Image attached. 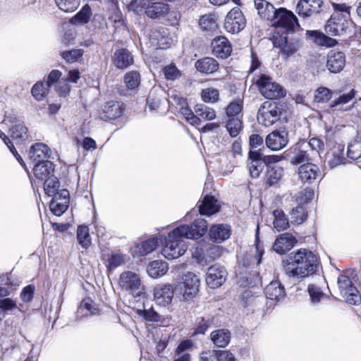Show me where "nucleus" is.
I'll list each match as a JSON object with an SVG mask.
<instances>
[{"mask_svg": "<svg viewBox=\"0 0 361 361\" xmlns=\"http://www.w3.org/2000/svg\"><path fill=\"white\" fill-rule=\"evenodd\" d=\"M285 273L289 277L300 279L312 275L319 266V259L312 251L300 249L282 260Z\"/></svg>", "mask_w": 361, "mask_h": 361, "instance_id": "f257e3e1", "label": "nucleus"}, {"mask_svg": "<svg viewBox=\"0 0 361 361\" xmlns=\"http://www.w3.org/2000/svg\"><path fill=\"white\" fill-rule=\"evenodd\" d=\"M267 20L272 26L283 30L282 33H292L300 30V26L297 16L286 8H274Z\"/></svg>", "mask_w": 361, "mask_h": 361, "instance_id": "f03ea898", "label": "nucleus"}, {"mask_svg": "<svg viewBox=\"0 0 361 361\" xmlns=\"http://www.w3.org/2000/svg\"><path fill=\"white\" fill-rule=\"evenodd\" d=\"M174 285L176 294L181 295L183 300L188 301L197 295L200 280L194 273L188 271L179 277Z\"/></svg>", "mask_w": 361, "mask_h": 361, "instance_id": "7ed1b4c3", "label": "nucleus"}, {"mask_svg": "<svg viewBox=\"0 0 361 361\" xmlns=\"http://www.w3.org/2000/svg\"><path fill=\"white\" fill-rule=\"evenodd\" d=\"M255 80L260 94L266 99H279L286 96V90L279 83L274 81L271 76L261 73Z\"/></svg>", "mask_w": 361, "mask_h": 361, "instance_id": "20e7f679", "label": "nucleus"}, {"mask_svg": "<svg viewBox=\"0 0 361 361\" xmlns=\"http://www.w3.org/2000/svg\"><path fill=\"white\" fill-rule=\"evenodd\" d=\"M279 161L276 155H264L261 149L250 150L248 153L247 168L252 178H257L264 167L269 164H276Z\"/></svg>", "mask_w": 361, "mask_h": 361, "instance_id": "39448f33", "label": "nucleus"}, {"mask_svg": "<svg viewBox=\"0 0 361 361\" xmlns=\"http://www.w3.org/2000/svg\"><path fill=\"white\" fill-rule=\"evenodd\" d=\"M185 238L178 233H175V228L171 231L166 238V245L162 248L161 253L168 259H175L183 255L187 250Z\"/></svg>", "mask_w": 361, "mask_h": 361, "instance_id": "423d86ee", "label": "nucleus"}, {"mask_svg": "<svg viewBox=\"0 0 361 361\" xmlns=\"http://www.w3.org/2000/svg\"><path fill=\"white\" fill-rule=\"evenodd\" d=\"M273 44L276 48H279L281 54L288 58L293 55L300 45V37L295 32L281 33L276 32L273 36Z\"/></svg>", "mask_w": 361, "mask_h": 361, "instance_id": "0eeeda50", "label": "nucleus"}, {"mask_svg": "<svg viewBox=\"0 0 361 361\" xmlns=\"http://www.w3.org/2000/svg\"><path fill=\"white\" fill-rule=\"evenodd\" d=\"M281 111L278 104L272 101L264 102L257 112V121L266 127L271 126L279 120Z\"/></svg>", "mask_w": 361, "mask_h": 361, "instance_id": "6e6552de", "label": "nucleus"}, {"mask_svg": "<svg viewBox=\"0 0 361 361\" xmlns=\"http://www.w3.org/2000/svg\"><path fill=\"white\" fill-rule=\"evenodd\" d=\"M207 222L205 219L198 218L190 225H180L175 228V233H180L185 239H199L207 231Z\"/></svg>", "mask_w": 361, "mask_h": 361, "instance_id": "1a4fd4ad", "label": "nucleus"}, {"mask_svg": "<svg viewBox=\"0 0 361 361\" xmlns=\"http://www.w3.org/2000/svg\"><path fill=\"white\" fill-rule=\"evenodd\" d=\"M338 286L341 294L348 303L357 305L361 302V296L349 277L340 275L338 277Z\"/></svg>", "mask_w": 361, "mask_h": 361, "instance_id": "9d476101", "label": "nucleus"}, {"mask_svg": "<svg viewBox=\"0 0 361 361\" xmlns=\"http://www.w3.org/2000/svg\"><path fill=\"white\" fill-rule=\"evenodd\" d=\"M245 25L246 19L238 7L231 9L226 16L224 28L230 33H238L245 28Z\"/></svg>", "mask_w": 361, "mask_h": 361, "instance_id": "9b49d317", "label": "nucleus"}, {"mask_svg": "<svg viewBox=\"0 0 361 361\" xmlns=\"http://www.w3.org/2000/svg\"><path fill=\"white\" fill-rule=\"evenodd\" d=\"M119 285L123 290L130 291L135 296H140L143 290L138 275L130 271L121 274Z\"/></svg>", "mask_w": 361, "mask_h": 361, "instance_id": "f8f14e48", "label": "nucleus"}, {"mask_svg": "<svg viewBox=\"0 0 361 361\" xmlns=\"http://www.w3.org/2000/svg\"><path fill=\"white\" fill-rule=\"evenodd\" d=\"M288 141V131L285 128L272 131L265 139L267 147L272 151H279L284 148Z\"/></svg>", "mask_w": 361, "mask_h": 361, "instance_id": "ddd939ff", "label": "nucleus"}, {"mask_svg": "<svg viewBox=\"0 0 361 361\" xmlns=\"http://www.w3.org/2000/svg\"><path fill=\"white\" fill-rule=\"evenodd\" d=\"M349 19L342 18L338 13H333L325 25V32L332 36L344 34L349 27Z\"/></svg>", "mask_w": 361, "mask_h": 361, "instance_id": "4468645a", "label": "nucleus"}, {"mask_svg": "<svg viewBox=\"0 0 361 361\" xmlns=\"http://www.w3.org/2000/svg\"><path fill=\"white\" fill-rule=\"evenodd\" d=\"M227 276L228 273L224 267L215 264L208 269L206 282L211 288H217L224 284Z\"/></svg>", "mask_w": 361, "mask_h": 361, "instance_id": "2eb2a0df", "label": "nucleus"}, {"mask_svg": "<svg viewBox=\"0 0 361 361\" xmlns=\"http://www.w3.org/2000/svg\"><path fill=\"white\" fill-rule=\"evenodd\" d=\"M49 202L51 212L56 216H61L68 209L70 202L69 192L66 189H61Z\"/></svg>", "mask_w": 361, "mask_h": 361, "instance_id": "dca6fc26", "label": "nucleus"}, {"mask_svg": "<svg viewBox=\"0 0 361 361\" xmlns=\"http://www.w3.org/2000/svg\"><path fill=\"white\" fill-rule=\"evenodd\" d=\"M124 111V106L122 102L117 101H109L104 104L99 111V117L103 121L116 119L121 116Z\"/></svg>", "mask_w": 361, "mask_h": 361, "instance_id": "f3484780", "label": "nucleus"}, {"mask_svg": "<svg viewBox=\"0 0 361 361\" xmlns=\"http://www.w3.org/2000/svg\"><path fill=\"white\" fill-rule=\"evenodd\" d=\"M322 0H300L297 5V12L300 17L307 18L321 11Z\"/></svg>", "mask_w": 361, "mask_h": 361, "instance_id": "a211bd4d", "label": "nucleus"}, {"mask_svg": "<svg viewBox=\"0 0 361 361\" xmlns=\"http://www.w3.org/2000/svg\"><path fill=\"white\" fill-rule=\"evenodd\" d=\"M212 53L218 58H228L232 52V47L228 39L224 36H217L212 42Z\"/></svg>", "mask_w": 361, "mask_h": 361, "instance_id": "6ab92c4d", "label": "nucleus"}, {"mask_svg": "<svg viewBox=\"0 0 361 361\" xmlns=\"http://www.w3.org/2000/svg\"><path fill=\"white\" fill-rule=\"evenodd\" d=\"M296 243L297 240L294 235L289 233H284L276 238L272 248L278 254L283 255L290 251Z\"/></svg>", "mask_w": 361, "mask_h": 361, "instance_id": "aec40b11", "label": "nucleus"}, {"mask_svg": "<svg viewBox=\"0 0 361 361\" xmlns=\"http://www.w3.org/2000/svg\"><path fill=\"white\" fill-rule=\"evenodd\" d=\"M175 292V286L171 284H162L154 288V298L156 302L162 306L171 303Z\"/></svg>", "mask_w": 361, "mask_h": 361, "instance_id": "412c9836", "label": "nucleus"}, {"mask_svg": "<svg viewBox=\"0 0 361 361\" xmlns=\"http://www.w3.org/2000/svg\"><path fill=\"white\" fill-rule=\"evenodd\" d=\"M345 65V55L342 51L331 50L327 55L326 68L332 73H338Z\"/></svg>", "mask_w": 361, "mask_h": 361, "instance_id": "4be33fe9", "label": "nucleus"}, {"mask_svg": "<svg viewBox=\"0 0 361 361\" xmlns=\"http://www.w3.org/2000/svg\"><path fill=\"white\" fill-rule=\"evenodd\" d=\"M114 66L118 69H126L134 63L132 53L126 48H121L115 51L112 56Z\"/></svg>", "mask_w": 361, "mask_h": 361, "instance_id": "5701e85b", "label": "nucleus"}, {"mask_svg": "<svg viewBox=\"0 0 361 361\" xmlns=\"http://www.w3.org/2000/svg\"><path fill=\"white\" fill-rule=\"evenodd\" d=\"M231 228L228 224H218L210 227L209 235L212 241L221 243L231 237Z\"/></svg>", "mask_w": 361, "mask_h": 361, "instance_id": "b1692460", "label": "nucleus"}, {"mask_svg": "<svg viewBox=\"0 0 361 361\" xmlns=\"http://www.w3.org/2000/svg\"><path fill=\"white\" fill-rule=\"evenodd\" d=\"M51 150L48 146L42 142L32 145L29 151V157L33 162L41 163L49 161Z\"/></svg>", "mask_w": 361, "mask_h": 361, "instance_id": "393cba45", "label": "nucleus"}, {"mask_svg": "<svg viewBox=\"0 0 361 361\" xmlns=\"http://www.w3.org/2000/svg\"><path fill=\"white\" fill-rule=\"evenodd\" d=\"M319 174V167L311 163L302 164L298 169L299 178L304 183H312Z\"/></svg>", "mask_w": 361, "mask_h": 361, "instance_id": "a878e982", "label": "nucleus"}, {"mask_svg": "<svg viewBox=\"0 0 361 361\" xmlns=\"http://www.w3.org/2000/svg\"><path fill=\"white\" fill-rule=\"evenodd\" d=\"M195 67L200 73L209 75L214 73L219 70V63L212 57H203L195 61Z\"/></svg>", "mask_w": 361, "mask_h": 361, "instance_id": "bb28decb", "label": "nucleus"}, {"mask_svg": "<svg viewBox=\"0 0 361 361\" xmlns=\"http://www.w3.org/2000/svg\"><path fill=\"white\" fill-rule=\"evenodd\" d=\"M210 340L216 348H224L231 341V333L227 329L214 330L210 334Z\"/></svg>", "mask_w": 361, "mask_h": 361, "instance_id": "cd10ccee", "label": "nucleus"}, {"mask_svg": "<svg viewBox=\"0 0 361 361\" xmlns=\"http://www.w3.org/2000/svg\"><path fill=\"white\" fill-rule=\"evenodd\" d=\"M151 39L153 40L154 45L160 49H166L173 43V39L170 36L169 30L164 27L153 32Z\"/></svg>", "mask_w": 361, "mask_h": 361, "instance_id": "c85d7f7f", "label": "nucleus"}, {"mask_svg": "<svg viewBox=\"0 0 361 361\" xmlns=\"http://www.w3.org/2000/svg\"><path fill=\"white\" fill-rule=\"evenodd\" d=\"M266 297L269 300L280 301L285 297V288L278 281H273L264 289Z\"/></svg>", "mask_w": 361, "mask_h": 361, "instance_id": "c756f323", "label": "nucleus"}, {"mask_svg": "<svg viewBox=\"0 0 361 361\" xmlns=\"http://www.w3.org/2000/svg\"><path fill=\"white\" fill-rule=\"evenodd\" d=\"M34 175L38 180L44 181L54 175V165L50 161L37 163L33 168Z\"/></svg>", "mask_w": 361, "mask_h": 361, "instance_id": "7c9ffc66", "label": "nucleus"}, {"mask_svg": "<svg viewBox=\"0 0 361 361\" xmlns=\"http://www.w3.org/2000/svg\"><path fill=\"white\" fill-rule=\"evenodd\" d=\"M169 11L168 4L163 2H154L147 6L145 13L152 19H159L168 13Z\"/></svg>", "mask_w": 361, "mask_h": 361, "instance_id": "2f4dec72", "label": "nucleus"}, {"mask_svg": "<svg viewBox=\"0 0 361 361\" xmlns=\"http://www.w3.org/2000/svg\"><path fill=\"white\" fill-rule=\"evenodd\" d=\"M199 211L202 215L211 216L219 211L217 200L214 196L206 195L199 206Z\"/></svg>", "mask_w": 361, "mask_h": 361, "instance_id": "473e14b6", "label": "nucleus"}, {"mask_svg": "<svg viewBox=\"0 0 361 361\" xmlns=\"http://www.w3.org/2000/svg\"><path fill=\"white\" fill-rule=\"evenodd\" d=\"M162 242V238L153 235L140 243L137 246L138 253L140 256H146L154 251Z\"/></svg>", "mask_w": 361, "mask_h": 361, "instance_id": "72a5a7b5", "label": "nucleus"}, {"mask_svg": "<svg viewBox=\"0 0 361 361\" xmlns=\"http://www.w3.org/2000/svg\"><path fill=\"white\" fill-rule=\"evenodd\" d=\"M169 270L168 264L162 260L151 262L147 268L149 276L153 279H158L166 274Z\"/></svg>", "mask_w": 361, "mask_h": 361, "instance_id": "f704fd0d", "label": "nucleus"}, {"mask_svg": "<svg viewBox=\"0 0 361 361\" xmlns=\"http://www.w3.org/2000/svg\"><path fill=\"white\" fill-rule=\"evenodd\" d=\"M283 176V169L277 165H267L266 177L267 184L269 186H273L279 183Z\"/></svg>", "mask_w": 361, "mask_h": 361, "instance_id": "c9c22d12", "label": "nucleus"}, {"mask_svg": "<svg viewBox=\"0 0 361 361\" xmlns=\"http://www.w3.org/2000/svg\"><path fill=\"white\" fill-rule=\"evenodd\" d=\"M213 318L209 317H198L195 322L193 331L191 337L194 338L198 335H204L209 328L211 326Z\"/></svg>", "mask_w": 361, "mask_h": 361, "instance_id": "e433bc0d", "label": "nucleus"}, {"mask_svg": "<svg viewBox=\"0 0 361 361\" xmlns=\"http://www.w3.org/2000/svg\"><path fill=\"white\" fill-rule=\"evenodd\" d=\"M11 137L17 143H22L29 137L28 129L23 123H19L10 128Z\"/></svg>", "mask_w": 361, "mask_h": 361, "instance_id": "4c0bfd02", "label": "nucleus"}, {"mask_svg": "<svg viewBox=\"0 0 361 361\" xmlns=\"http://www.w3.org/2000/svg\"><path fill=\"white\" fill-rule=\"evenodd\" d=\"M193 343L190 340L181 341L178 345L173 361H190V355L187 350L191 349Z\"/></svg>", "mask_w": 361, "mask_h": 361, "instance_id": "58836bf2", "label": "nucleus"}, {"mask_svg": "<svg viewBox=\"0 0 361 361\" xmlns=\"http://www.w3.org/2000/svg\"><path fill=\"white\" fill-rule=\"evenodd\" d=\"M272 216H274V228L278 232L283 231L289 227V221L283 210L274 209L272 212Z\"/></svg>", "mask_w": 361, "mask_h": 361, "instance_id": "ea45409f", "label": "nucleus"}, {"mask_svg": "<svg viewBox=\"0 0 361 361\" xmlns=\"http://www.w3.org/2000/svg\"><path fill=\"white\" fill-rule=\"evenodd\" d=\"M92 16V9L88 4H85L71 19V23L75 25H82L87 23Z\"/></svg>", "mask_w": 361, "mask_h": 361, "instance_id": "a19ab883", "label": "nucleus"}, {"mask_svg": "<svg viewBox=\"0 0 361 361\" xmlns=\"http://www.w3.org/2000/svg\"><path fill=\"white\" fill-rule=\"evenodd\" d=\"M355 96V91L354 89L350 90L347 93H343L335 99H334L329 104V107L331 109H334L335 110H341V106L342 105L346 104L350 102L353 101Z\"/></svg>", "mask_w": 361, "mask_h": 361, "instance_id": "79ce46f5", "label": "nucleus"}, {"mask_svg": "<svg viewBox=\"0 0 361 361\" xmlns=\"http://www.w3.org/2000/svg\"><path fill=\"white\" fill-rule=\"evenodd\" d=\"M123 82L128 90H135L140 84V74L137 71L127 72L123 77Z\"/></svg>", "mask_w": 361, "mask_h": 361, "instance_id": "37998d69", "label": "nucleus"}, {"mask_svg": "<svg viewBox=\"0 0 361 361\" xmlns=\"http://www.w3.org/2000/svg\"><path fill=\"white\" fill-rule=\"evenodd\" d=\"M308 33L310 37L314 38L315 42L321 46L332 47L337 43V41L335 39L326 36L324 33L317 30L308 31Z\"/></svg>", "mask_w": 361, "mask_h": 361, "instance_id": "c03bdc74", "label": "nucleus"}, {"mask_svg": "<svg viewBox=\"0 0 361 361\" xmlns=\"http://www.w3.org/2000/svg\"><path fill=\"white\" fill-rule=\"evenodd\" d=\"M60 182L54 175L49 178H47L44 180V190L48 196H54L58 194L61 190H59Z\"/></svg>", "mask_w": 361, "mask_h": 361, "instance_id": "a18cd8bd", "label": "nucleus"}, {"mask_svg": "<svg viewBox=\"0 0 361 361\" xmlns=\"http://www.w3.org/2000/svg\"><path fill=\"white\" fill-rule=\"evenodd\" d=\"M200 26L201 29L207 32L212 34L218 30V24L214 16L212 15H205L200 19Z\"/></svg>", "mask_w": 361, "mask_h": 361, "instance_id": "49530a36", "label": "nucleus"}, {"mask_svg": "<svg viewBox=\"0 0 361 361\" xmlns=\"http://www.w3.org/2000/svg\"><path fill=\"white\" fill-rule=\"evenodd\" d=\"M195 113L200 119L203 118L206 121H212L216 118L214 109L203 104H197L195 105Z\"/></svg>", "mask_w": 361, "mask_h": 361, "instance_id": "de8ad7c7", "label": "nucleus"}, {"mask_svg": "<svg viewBox=\"0 0 361 361\" xmlns=\"http://www.w3.org/2000/svg\"><path fill=\"white\" fill-rule=\"evenodd\" d=\"M77 240L78 243L87 249L91 245V238L89 233V228L85 225H80L77 228Z\"/></svg>", "mask_w": 361, "mask_h": 361, "instance_id": "09e8293b", "label": "nucleus"}, {"mask_svg": "<svg viewBox=\"0 0 361 361\" xmlns=\"http://www.w3.org/2000/svg\"><path fill=\"white\" fill-rule=\"evenodd\" d=\"M242 117H228L226 123V129L230 135L235 137L240 133L242 129Z\"/></svg>", "mask_w": 361, "mask_h": 361, "instance_id": "8fccbe9b", "label": "nucleus"}, {"mask_svg": "<svg viewBox=\"0 0 361 361\" xmlns=\"http://www.w3.org/2000/svg\"><path fill=\"white\" fill-rule=\"evenodd\" d=\"M49 87L44 82H37L31 90V93L37 101L43 100L47 95Z\"/></svg>", "mask_w": 361, "mask_h": 361, "instance_id": "3c124183", "label": "nucleus"}, {"mask_svg": "<svg viewBox=\"0 0 361 361\" xmlns=\"http://www.w3.org/2000/svg\"><path fill=\"white\" fill-rule=\"evenodd\" d=\"M125 263V256L121 252H112L109 255L106 259V267L109 270H114Z\"/></svg>", "mask_w": 361, "mask_h": 361, "instance_id": "603ef678", "label": "nucleus"}, {"mask_svg": "<svg viewBox=\"0 0 361 361\" xmlns=\"http://www.w3.org/2000/svg\"><path fill=\"white\" fill-rule=\"evenodd\" d=\"M255 6L259 15L264 18L269 17L275 8L274 6L266 0H255Z\"/></svg>", "mask_w": 361, "mask_h": 361, "instance_id": "864d4df0", "label": "nucleus"}, {"mask_svg": "<svg viewBox=\"0 0 361 361\" xmlns=\"http://www.w3.org/2000/svg\"><path fill=\"white\" fill-rule=\"evenodd\" d=\"M333 92L326 87H319L314 92V101L317 103H326L332 98Z\"/></svg>", "mask_w": 361, "mask_h": 361, "instance_id": "5fc2aeb1", "label": "nucleus"}, {"mask_svg": "<svg viewBox=\"0 0 361 361\" xmlns=\"http://www.w3.org/2000/svg\"><path fill=\"white\" fill-rule=\"evenodd\" d=\"M83 310H86L92 315L97 314L99 312L97 305L90 298H86L81 301L77 311L78 316L82 312Z\"/></svg>", "mask_w": 361, "mask_h": 361, "instance_id": "6e6d98bb", "label": "nucleus"}, {"mask_svg": "<svg viewBox=\"0 0 361 361\" xmlns=\"http://www.w3.org/2000/svg\"><path fill=\"white\" fill-rule=\"evenodd\" d=\"M347 154L353 160H357L361 157V137L358 136L348 145Z\"/></svg>", "mask_w": 361, "mask_h": 361, "instance_id": "4d7b16f0", "label": "nucleus"}, {"mask_svg": "<svg viewBox=\"0 0 361 361\" xmlns=\"http://www.w3.org/2000/svg\"><path fill=\"white\" fill-rule=\"evenodd\" d=\"M243 102L241 99L235 100L227 106L226 113L228 117H242Z\"/></svg>", "mask_w": 361, "mask_h": 361, "instance_id": "13d9d810", "label": "nucleus"}, {"mask_svg": "<svg viewBox=\"0 0 361 361\" xmlns=\"http://www.w3.org/2000/svg\"><path fill=\"white\" fill-rule=\"evenodd\" d=\"M307 214L302 206H297L290 212V221L293 224H301L305 221Z\"/></svg>", "mask_w": 361, "mask_h": 361, "instance_id": "bf43d9fd", "label": "nucleus"}, {"mask_svg": "<svg viewBox=\"0 0 361 361\" xmlns=\"http://www.w3.org/2000/svg\"><path fill=\"white\" fill-rule=\"evenodd\" d=\"M84 51L81 49L66 50L61 53V57L68 63H74L82 56Z\"/></svg>", "mask_w": 361, "mask_h": 361, "instance_id": "052dcab7", "label": "nucleus"}, {"mask_svg": "<svg viewBox=\"0 0 361 361\" xmlns=\"http://www.w3.org/2000/svg\"><path fill=\"white\" fill-rule=\"evenodd\" d=\"M58 7L64 12H73L75 11L80 3V0H55Z\"/></svg>", "mask_w": 361, "mask_h": 361, "instance_id": "680f3d73", "label": "nucleus"}, {"mask_svg": "<svg viewBox=\"0 0 361 361\" xmlns=\"http://www.w3.org/2000/svg\"><path fill=\"white\" fill-rule=\"evenodd\" d=\"M154 342L156 344L157 354L159 355L168 345V336L160 334L158 331L154 335Z\"/></svg>", "mask_w": 361, "mask_h": 361, "instance_id": "e2e57ef3", "label": "nucleus"}, {"mask_svg": "<svg viewBox=\"0 0 361 361\" xmlns=\"http://www.w3.org/2000/svg\"><path fill=\"white\" fill-rule=\"evenodd\" d=\"M137 313L140 317H143L148 322H157L161 319V316L152 307L139 310Z\"/></svg>", "mask_w": 361, "mask_h": 361, "instance_id": "0e129e2a", "label": "nucleus"}, {"mask_svg": "<svg viewBox=\"0 0 361 361\" xmlns=\"http://www.w3.org/2000/svg\"><path fill=\"white\" fill-rule=\"evenodd\" d=\"M307 290L311 302L314 305H318L320 302L321 299L324 297V293L321 290L320 288L314 284L309 285Z\"/></svg>", "mask_w": 361, "mask_h": 361, "instance_id": "69168bd1", "label": "nucleus"}, {"mask_svg": "<svg viewBox=\"0 0 361 361\" xmlns=\"http://www.w3.org/2000/svg\"><path fill=\"white\" fill-rule=\"evenodd\" d=\"M163 73L168 80H175L181 76V72L173 63L166 66L163 68Z\"/></svg>", "mask_w": 361, "mask_h": 361, "instance_id": "338daca9", "label": "nucleus"}, {"mask_svg": "<svg viewBox=\"0 0 361 361\" xmlns=\"http://www.w3.org/2000/svg\"><path fill=\"white\" fill-rule=\"evenodd\" d=\"M212 353L217 361H236L234 355L230 350H212Z\"/></svg>", "mask_w": 361, "mask_h": 361, "instance_id": "774afa93", "label": "nucleus"}]
</instances>
